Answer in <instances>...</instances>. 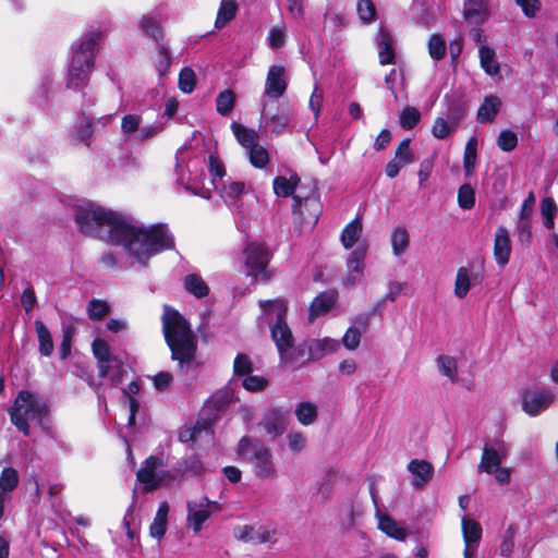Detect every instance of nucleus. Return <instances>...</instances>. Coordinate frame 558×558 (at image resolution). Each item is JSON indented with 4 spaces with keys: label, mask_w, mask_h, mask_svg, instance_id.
<instances>
[{
    "label": "nucleus",
    "mask_w": 558,
    "mask_h": 558,
    "mask_svg": "<svg viewBox=\"0 0 558 558\" xmlns=\"http://www.w3.org/2000/svg\"><path fill=\"white\" fill-rule=\"evenodd\" d=\"M75 222L84 235L123 245L141 263L168 247L162 225L135 227L124 215L93 203L76 208Z\"/></svg>",
    "instance_id": "1"
},
{
    "label": "nucleus",
    "mask_w": 558,
    "mask_h": 558,
    "mask_svg": "<svg viewBox=\"0 0 558 558\" xmlns=\"http://www.w3.org/2000/svg\"><path fill=\"white\" fill-rule=\"evenodd\" d=\"M233 400L234 392L229 386L214 392L204 404L203 414L205 416L190 426H184L179 433L180 441L197 442L203 439L209 440L213 436L214 423Z\"/></svg>",
    "instance_id": "2"
},
{
    "label": "nucleus",
    "mask_w": 558,
    "mask_h": 558,
    "mask_svg": "<svg viewBox=\"0 0 558 558\" xmlns=\"http://www.w3.org/2000/svg\"><path fill=\"white\" fill-rule=\"evenodd\" d=\"M100 39L101 33L92 32L73 49L66 83L68 88L78 90L87 86L89 74L95 65L96 49Z\"/></svg>",
    "instance_id": "3"
},
{
    "label": "nucleus",
    "mask_w": 558,
    "mask_h": 558,
    "mask_svg": "<svg viewBox=\"0 0 558 558\" xmlns=\"http://www.w3.org/2000/svg\"><path fill=\"white\" fill-rule=\"evenodd\" d=\"M9 413L12 424L25 436H28V418L36 420L41 424L49 416L50 409L44 400L37 398L32 391L21 390Z\"/></svg>",
    "instance_id": "4"
},
{
    "label": "nucleus",
    "mask_w": 558,
    "mask_h": 558,
    "mask_svg": "<svg viewBox=\"0 0 558 558\" xmlns=\"http://www.w3.org/2000/svg\"><path fill=\"white\" fill-rule=\"evenodd\" d=\"M236 452L253 465L256 477L262 480L277 477L278 471L271 450L259 439L242 437L238 444Z\"/></svg>",
    "instance_id": "5"
},
{
    "label": "nucleus",
    "mask_w": 558,
    "mask_h": 558,
    "mask_svg": "<svg viewBox=\"0 0 558 558\" xmlns=\"http://www.w3.org/2000/svg\"><path fill=\"white\" fill-rule=\"evenodd\" d=\"M166 465L162 456L151 454L143 461L136 472V481L141 484L143 494L153 493L171 484L174 475L170 470H165Z\"/></svg>",
    "instance_id": "6"
},
{
    "label": "nucleus",
    "mask_w": 558,
    "mask_h": 558,
    "mask_svg": "<svg viewBox=\"0 0 558 558\" xmlns=\"http://www.w3.org/2000/svg\"><path fill=\"white\" fill-rule=\"evenodd\" d=\"M177 361L181 371L195 373L198 363L195 361L197 348L196 337L187 320L177 312Z\"/></svg>",
    "instance_id": "7"
},
{
    "label": "nucleus",
    "mask_w": 558,
    "mask_h": 558,
    "mask_svg": "<svg viewBox=\"0 0 558 558\" xmlns=\"http://www.w3.org/2000/svg\"><path fill=\"white\" fill-rule=\"evenodd\" d=\"M271 338L275 341L280 359L284 364L292 365L298 362L296 348L293 349V336L286 320L276 322L272 325Z\"/></svg>",
    "instance_id": "8"
},
{
    "label": "nucleus",
    "mask_w": 558,
    "mask_h": 558,
    "mask_svg": "<svg viewBox=\"0 0 558 558\" xmlns=\"http://www.w3.org/2000/svg\"><path fill=\"white\" fill-rule=\"evenodd\" d=\"M243 254L248 275L266 278L265 270L271 257L269 250L260 243L253 242L246 245Z\"/></svg>",
    "instance_id": "9"
},
{
    "label": "nucleus",
    "mask_w": 558,
    "mask_h": 558,
    "mask_svg": "<svg viewBox=\"0 0 558 558\" xmlns=\"http://www.w3.org/2000/svg\"><path fill=\"white\" fill-rule=\"evenodd\" d=\"M339 349L337 340L331 338L310 339L296 348L298 361L306 356L305 361H318Z\"/></svg>",
    "instance_id": "10"
},
{
    "label": "nucleus",
    "mask_w": 558,
    "mask_h": 558,
    "mask_svg": "<svg viewBox=\"0 0 558 558\" xmlns=\"http://www.w3.org/2000/svg\"><path fill=\"white\" fill-rule=\"evenodd\" d=\"M556 396L549 389L525 390L522 393V410L530 416H536L555 402Z\"/></svg>",
    "instance_id": "11"
},
{
    "label": "nucleus",
    "mask_w": 558,
    "mask_h": 558,
    "mask_svg": "<svg viewBox=\"0 0 558 558\" xmlns=\"http://www.w3.org/2000/svg\"><path fill=\"white\" fill-rule=\"evenodd\" d=\"M367 250L368 245L363 241L350 253L347 259V276L343 278L345 286L352 287L362 280Z\"/></svg>",
    "instance_id": "12"
},
{
    "label": "nucleus",
    "mask_w": 558,
    "mask_h": 558,
    "mask_svg": "<svg viewBox=\"0 0 558 558\" xmlns=\"http://www.w3.org/2000/svg\"><path fill=\"white\" fill-rule=\"evenodd\" d=\"M508 454L509 447L502 440L495 441L492 447L485 446L477 471L493 474L494 470L500 466L502 460L506 459Z\"/></svg>",
    "instance_id": "13"
},
{
    "label": "nucleus",
    "mask_w": 558,
    "mask_h": 558,
    "mask_svg": "<svg viewBox=\"0 0 558 558\" xmlns=\"http://www.w3.org/2000/svg\"><path fill=\"white\" fill-rule=\"evenodd\" d=\"M258 426L270 439L280 437L288 427V414L280 409H269L265 412Z\"/></svg>",
    "instance_id": "14"
},
{
    "label": "nucleus",
    "mask_w": 558,
    "mask_h": 558,
    "mask_svg": "<svg viewBox=\"0 0 558 558\" xmlns=\"http://www.w3.org/2000/svg\"><path fill=\"white\" fill-rule=\"evenodd\" d=\"M287 71L283 65L274 64L268 69L264 93L271 99L280 98L287 90Z\"/></svg>",
    "instance_id": "15"
},
{
    "label": "nucleus",
    "mask_w": 558,
    "mask_h": 558,
    "mask_svg": "<svg viewBox=\"0 0 558 558\" xmlns=\"http://www.w3.org/2000/svg\"><path fill=\"white\" fill-rule=\"evenodd\" d=\"M187 508L189 526L192 527L195 533H198L202 530L203 523L209 519L213 510L218 509V506L207 498H202L198 502L190 501Z\"/></svg>",
    "instance_id": "16"
},
{
    "label": "nucleus",
    "mask_w": 558,
    "mask_h": 558,
    "mask_svg": "<svg viewBox=\"0 0 558 558\" xmlns=\"http://www.w3.org/2000/svg\"><path fill=\"white\" fill-rule=\"evenodd\" d=\"M408 471L412 474V486L421 488L434 476V466L426 460L413 459L408 464Z\"/></svg>",
    "instance_id": "17"
},
{
    "label": "nucleus",
    "mask_w": 558,
    "mask_h": 558,
    "mask_svg": "<svg viewBox=\"0 0 558 558\" xmlns=\"http://www.w3.org/2000/svg\"><path fill=\"white\" fill-rule=\"evenodd\" d=\"M511 255V241L507 228L499 227L496 230L494 239V257L498 265L508 264Z\"/></svg>",
    "instance_id": "18"
},
{
    "label": "nucleus",
    "mask_w": 558,
    "mask_h": 558,
    "mask_svg": "<svg viewBox=\"0 0 558 558\" xmlns=\"http://www.w3.org/2000/svg\"><path fill=\"white\" fill-rule=\"evenodd\" d=\"M299 182L300 179L298 177H291L290 179L284 177H277L274 180V191L276 195L280 197L293 196L295 201L293 206L294 210H298L303 206L302 198L299 195H293Z\"/></svg>",
    "instance_id": "19"
},
{
    "label": "nucleus",
    "mask_w": 558,
    "mask_h": 558,
    "mask_svg": "<svg viewBox=\"0 0 558 558\" xmlns=\"http://www.w3.org/2000/svg\"><path fill=\"white\" fill-rule=\"evenodd\" d=\"M184 290L196 299H204L209 294V287L201 275L192 272L182 278Z\"/></svg>",
    "instance_id": "20"
},
{
    "label": "nucleus",
    "mask_w": 558,
    "mask_h": 558,
    "mask_svg": "<svg viewBox=\"0 0 558 558\" xmlns=\"http://www.w3.org/2000/svg\"><path fill=\"white\" fill-rule=\"evenodd\" d=\"M379 62L383 65L395 62V51L392 48V37L384 27H380L377 37Z\"/></svg>",
    "instance_id": "21"
},
{
    "label": "nucleus",
    "mask_w": 558,
    "mask_h": 558,
    "mask_svg": "<svg viewBox=\"0 0 558 558\" xmlns=\"http://www.w3.org/2000/svg\"><path fill=\"white\" fill-rule=\"evenodd\" d=\"M378 529L397 541L407 538V530L388 514L378 515Z\"/></svg>",
    "instance_id": "22"
},
{
    "label": "nucleus",
    "mask_w": 558,
    "mask_h": 558,
    "mask_svg": "<svg viewBox=\"0 0 558 558\" xmlns=\"http://www.w3.org/2000/svg\"><path fill=\"white\" fill-rule=\"evenodd\" d=\"M335 304V295L332 293L323 292L317 295L310 305L308 319L313 322L317 317L326 314Z\"/></svg>",
    "instance_id": "23"
},
{
    "label": "nucleus",
    "mask_w": 558,
    "mask_h": 558,
    "mask_svg": "<svg viewBox=\"0 0 558 558\" xmlns=\"http://www.w3.org/2000/svg\"><path fill=\"white\" fill-rule=\"evenodd\" d=\"M464 19L471 23H483L488 19V10L484 0H468Z\"/></svg>",
    "instance_id": "24"
},
{
    "label": "nucleus",
    "mask_w": 558,
    "mask_h": 558,
    "mask_svg": "<svg viewBox=\"0 0 558 558\" xmlns=\"http://www.w3.org/2000/svg\"><path fill=\"white\" fill-rule=\"evenodd\" d=\"M501 107V101L496 96H487L485 97L483 104L477 110V121L481 123L484 122H493L499 112Z\"/></svg>",
    "instance_id": "25"
},
{
    "label": "nucleus",
    "mask_w": 558,
    "mask_h": 558,
    "mask_svg": "<svg viewBox=\"0 0 558 558\" xmlns=\"http://www.w3.org/2000/svg\"><path fill=\"white\" fill-rule=\"evenodd\" d=\"M362 230L363 225L360 218H355L343 228L340 239L344 248L349 250L359 243Z\"/></svg>",
    "instance_id": "26"
},
{
    "label": "nucleus",
    "mask_w": 558,
    "mask_h": 558,
    "mask_svg": "<svg viewBox=\"0 0 558 558\" xmlns=\"http://www.w3.org/2000/svg\"><path fill=\"white\" fill-rule=\"evenodd\" d=\"M162 322L165 340L171 352V359L174 360V307L163 306Z\"/></svg>",
    "instance_id": "27"
},
{
    "label": "nucleus",
    "mask_w": 558,
    "mask_h": 558,
    "mask_svg": "<svg viewBox=\"0 0 558 558\" xmlns=\"http://www.w3.org/2000/svg\"><path fill=\"white\" fill-rule=\"evenodd\" d=\"M260 308L263 310L264 315L272 320L276 318V322L284 320L287 314V304L281 299L269 300V301H260Z\"/></svg>",
    "instance_id": "28"
},
{
    "label": "nucleus",
    "mask_w": 558,
    "mask_h": 558,
    "mask_svg": "<svg viewBox=\"0 0 558 558\" xmlns=\"http://www.w3.org/2000/svg\"><path fill=\"white\" fill-rule=\"evenodd\" d=\"M294 414L300 424L308 426L316 422L318 417V408L311 401H303L296 404Z\"/></svg>",
    "instance_id": "29"
},
{
    "label": "nucleus",
    "mask_w": 558,
    "mask_h": 558,
    "mask_svg": "<svg viewBox=\"0 0 558 558\" xmlns=\"http://www.w3.org/2000/svg\"><path fill=\"white\" fill-rule=\"evenodd\" d=\"M234 536L246 543H265L270 539L269 533H260L252 525H241L234 529Z\"/></svg>",
    "instance_id": "30"
},
{
    "label": "nucleus",
    "mask_w": 558,
    "mask_h": 558,
    "mask_svg": "<svg viewBox=\"0 0 558 558\" xmlns=\"http://www.w3.org/2000/svg\"><path fill=\"white\" fill-rule=\"evenodd\" d=\"M36 333L39 342V353L43 356H50L53 352V340L46 325L37 319L35 322Z\"/></svg>",
    "instance_id": "31"
},
{
    "label": "nucleus",
    "mask_w": 558,
    "mask_h": 558,
    "mask_svg": "<svg viewBox=\"0 0 558 558\" xmlns=\"http://www.w3.org/2000/svg\"><path fill=\"white\" fill-rule=\"evenodd\" d=\"M481 66L488 75H497L499 73V63L495 60V51L487 45L480 46L478 49Z\"/></svg>",
    "instance_id": "32"
},
{
    "label": "nucleus",
    "mask_w": 558,
    "mask_h": 558,
    "mask_svg": "<svg viewBox=\"0 0 558 558\" xmlns=\"http://www.w3.org/2000/svg\"><path fill=\"white\" fill-rule=\"evenodd\" d=\"M238 4L235 0H221L217 13L215 26L222 28L227 23L235 17Z\"/></svg>",
    "instance_id": "33"
},
{
    "label": "nucleus",
    "mask_w": 558,
    "mask_h": 558,
    "mask_svg": "<svg viewBox=\"0 0 558 558\" xmlns=\"http://www.w3.org/2000/svg\"><path fill=\"white\" fill-rule=\"evenodd\" d=\"M477 138L472 136L468 140L464 147L463 168L466 177H471L474 172L477 158Z\"/></svg>",
    "instance_id": "34"
},
{
    "label": "nucleus",
    "mask_w": 558,
    "mask_h": 558,
    "mask_svg": "<svg viewBox=\"0 0 558 558\" xmlns=\"http://www.w3.org/2000/svg\"><path fill=\"white\" fill-rule=\"evenodd\" d=\"M232 131L239 143L245 148L250 149L257 144L258 134L256 131L235 122L232 123Z\"/></svg>",
    "instance_id": "35"
},
{
    "label": "nucleus",
    "mask_w": 558,
    "mask_h": 558,
    "mask_svg": "<svg viewBox=\"0 0 558 558\" xmlns=\"http://www.w3.org/2000/svg\"><path fill=\"white\" fill-rule=\"evenodd\" d=\"M462 532L465 544L476 545L482 537V527L473 519L462 518Z\"/></svg>",
    "instance_id": "36"
},
{
    "label": "nucleus",
    "mask_w": 558,
    "mask_h": 558,
    "mask_svg": "<svg viewBox=\"0 0 558 558\" xmlns=\"http://www.w3.org/2000/svg\"><path fill=\"white\" fill-rule=\"evenodd\" d=\"M245 185L240 181H230L229 183H221L220 192L221 197L226 203H234L244 192Z\"/></svg>",
    "instance_id": "37"
},
{
    "label": "nucleus",
    "mask_w": 558,
    "mask_h": 558,
    "mask_svg": "<svg viewBox=\"0 0 558 558\" xmlns=\"http://www.w3.org/2000/svg\"><path fill=\"white\" fill-rule=\"evenodd\" d=\"M20 483V476L17 471L12 466H5L0 474V492L4 495L5 493L13 492Z\"/></svg>",
    "instance_id": "38"
},
{
    "label": "nucleus",
    "mask_w": 558,
    "mask_h": 558,
    "mask_svg": "<svg viewBox=\"0 0 558 558\" xmlns=\"http://www.w3.org/2000/svg\"><path fill=\"white\" fill-rule=\"evenodd\" d=\"M235 94L231 89L220 92L216 98V109L221 116H228L234 108Z\"/></svg>",
    "instance_id": "39"
},
{
    "label": "nucleus",
    "mask_w": 558,
    "mask_h": 558,
    "mask_svg": "<svg viewBox=\"0 0 558 558\" xmlns=\"http://www.w3.org/2000/svg\"><path fill=\"white\" fill-rule=\"evenodd\" d=\"M471 288V278L468 268L460 267L457 270L456 281H454V294L459 299H463Z\"/></svg>",
    "instance_id": "40"
},
{
    "label": "nucleus",
    "mask_w": 558,
    "mask_h": 558,
    "mask_svg": "<svg viewBox=\"0 0 558 558\" xmlns=\"http://www.w3.org/2000/svg\"><path fill=\"white\" fill-rule=\"evenodd\" d=\"M409 233L404 228L398 227L391 233V246L393 254L399 256L405 252L409 246Z\"/></svg>",
    "instance_id": "41"
},
{
    "label": "nucleus",
    "mask_w": 558,
    "mask_h": 558,
    "mask_svg": "<svg viewBox=\"0 0 558 558\" xmlns=\"http://www.w3.org/2000/svg\"><path fill=\"white\" fill-rule=\"evenodd\" d=\"M197 84V76L193 69L183 68L179 73L178 85L184 94H191Z\"/></svg>",
    "instance_id": "42"
},
{
    "label": "nucleus",
    "mask_w": 558,
    "mask_h": 558,
    "mask_svg": "<svg viewBox=\"0 0 558 558\" xmlns=\"http://www.w3.org/2000/svg\"><path fill=\"white\" fill-rule=\"evenodd\" d=\"M141 29L150 36L155 41H160L163 38V32L158 20L151 16H144L141 20Z\"/></svg>",
    "instance_id": "43"
},
{
    "label": "nucleus",
    "mask_w": 558,
    "mask_h": 558,
    "mask_svg": "<svg viewBox=\"0 0 558 558\" xmlns=\"http://www.w3.org/2000/svg\"><path fill=\"white\" fill-rule=\"evenodd\" d=\"M92 350L97 362L117 361V357L111 354L110 347L108 345V343L100 338H96L93 341Z\"/></svg>",
    "instance_id": "44"
},
{
    "label": "nucleus",
    "mask_w": 558,
    "mask_h": 558,
    "mask_svg": "<svg viewBox=\"0 0 558 558\" xmlns=\"http://www.w3.org/2000/svg\"><path fill=\"white\" fill-rule=\"evenodd\" d=\"M421 120V113L415 107H405L399 114V124L404 130H412Z\"/></svg>",
    "instance_id": "45"
},
{
    "label": "nucleus",
    "mask_w": 558,
    "mask_h": 558,
    "mask_svg": "<svg viewBox=\"0 0 558 558\" xmlns=\"http://www.w3.org/2000/svg\"><path fill=\"white\" fill-rule=\"evenodd\" d=\"M209 173L215 189H220L226 175V169L221 160L213 155L209 156Z\"/></svg>",
    "instance_id": "46"
},
{
    "label": "nucleus",
    "mask_w": 558,
    "mask_h": 558,
    "mask_svg": "<svg viewBox=\"0 0 558 558\" xmlns=\"http://www.w3.org/2000/svg\"><path fill=\"white\" fill-rule=\"evenodd\" d=\"M437 365L442 375L450 378L452 381L457 379L458 364L454 357L449 355H440L437 359Z\"/></svg>",
    "instance_id": "47"
},
{
    "label": "nucleus",
    "mask_w": 558,
    "mask_h": 558,
    "mask_svg": "<svg viewBox=\"0 0 558 558\" xmlns=\"http://www.w3.org/2000/svg\"><path fill=\"white\" fill-rule=\"evenodd\" d=\"M110 312V306L106 301L93 299L87 306L88 317L92 320H101Z\"/></svg>",
    "instance_id": "48"
},
{
    "label": "nucleus",
    "mask_w": 558,
    "mask_h": 558,
    "mask_svg": "<svg viewBox=\"0 0 558 558\" xmlns=\"http://www.w3.org/2000/svg\"><path fill=\"white\" fill-rule=\"evenodd\" d=\"M429 56L435 60H441L446 54V40L439 34H433L428 40Z\"/></svg>",
    "instance_id": "49"
},
{
    "label": "nucleus",
    "mask_w": 558,
    "mask_h": 558,
    "mask_svg": "<svg viewBox=\"0 0 558 558\" xmlns=\"http://www.w3.org/2000/svg\"><path fill=\"white\" fill-rule=\"evenodd\" d=\"M266 125H269L271 132L274 133H282L289 124V114L286 110H279L276 114L270 118H266Z\"/></svg>",
    "instance_id": "50"
},
{
    "label": "nucleus",
    "mask_w": 558,
    "mask_h": 558,
    "mask_svg": "<svg viewBox=\"0 0 558 558\" xmlns=\"http://www.w3.org/2000/svg\"><path fill=\"white\" fill-rule=\"evenodd\" d=\"M458 204L463 209H471L475 205V191L470 184H462L458 191Z\"/></svg>",
    "instance_id": "51"
},
{
    "label": "nucleus",
    "mask_w": 558,
    "mask_h": 558,
    "mask_svg": "<svg viewBox=\"0 0 558 558\" xmlns=\"http://www.w3.org/2000/svg\"><path fill=\"white\" fill-rule=\"evenodd\" d=\"M456 130V123H449L444 118H437L432 128V134L438 138L444 140L450 136Z\"/></svg>",
    "instance_id": "52"
},
{
    "label": "nucleus",
    "mask_w": 558,
    "mask_h": 558,
    "mask_svg": "<svg viewBox=\"0 0 558 558\" xmlns=\"http://www.w3.org/2000/svg\"><path fill=\"white\" fill-rule=\"evenodd\" d=\"M94 134L93 120L88 117H85L81 122L78 128L75 131L74 138L84 143L87 147L90 145V137Z\"/></svg>",
    "instance_id": "53"
},
{
    "label": "nucleus",
    "mask_w": 558,
    "mask_h": 558,
    "mask_svg": "<svg viewBox=\"0 0 558 558\" xmlns=\"http://www.w3.org/2000/svg\"><path fill=\"white\" fill-rule=\"evenodd\" d=\"M248 157L251 163L256 168H264L269 161L267 149L258 144L248 149Z\"/></svg>",
    "instance_id": "54"
},
{
    "label": "nucleus",
    "mask_w": 558,
    "mask_h": 558,
    "mask_svg": "<svg viewBox=\"0 0 558 558\" xmlns=\"http://www.w3.org/2000/svg\"><path fill=\"white\" fill-rule=\"evenodd\" d=\"M403 166L414 161V155L410 148V140H403L396 149L395 157Z\"/></svg>",
    "instance_id": "55"
},
{
    "label": "nucleus",
    "mask_w": 558,
    "mask_h": 558,
    "mask_svg": "<svg viewBox=\"0 0 558 558\" xmlns=\"http://www.w3.org/2000/svg\"><path fill=\"white\" fill-rule=\"evenodd\" d=\"M518 137L517 134L509 130H504L500 132L497 145L504 151H511L517 147Z\"/></svg>",
    "instance_id": "56"
},
{
    "label": "nucleus",
    "mask_w": 558,
    "mask_h": 558,
    "mask_svg": "<svg viewBox=\"0 0 558 558\" xmlns=\"http://www.w3.org/2000/svg\"><path fill=\"white\" fill-rule=\"evenodd\" d=\"M357 13L360 15V19L365 22L369 23L375 17V5L372 2V0H359L357 2Z\"/></svg>",
    "instance_id": "57"
},
{
    "label": "nucleus",
    "mask_w": 558,
    "mask_h": 558,
    "mask_svg": "<svg viewBox=\"0 0 558 558\" xmlns=\"http://www.w3.org/2000/svg\"><path fill=\"white\" fill-rule=\"evenodd\" d=\"M287 28L272 27L269 32L268 44L272 49L281 48L286 44Z\"/></svg>",
    "instance_id": "58"
},
{
    "label": "nucleus",
    "mask_w": 558,
    "mask_h": 558,
    "mask_svg": "<svg viewBox=\"0 0 558 558\" xmlns=\"http://www.w3.org/2000/svg\"><path fill=\"white\" fill-rule=\"evenodd\" d=\"M514 548V531L512 527H509L506 531V534L502 537V541L499 545V554L506 558H509Z\"/></svg>",
    "instance_id": "59"
},
{
    "label": "nucleus",
    "mask_w": 558,
    "mask_h": 558,
    "mask_svg": "<svg viewBox=\"0 0 558 558\" xmlns=\"http://www.w3.org/2000/svg\"><path fill=\"white\" fill-rule=\"evenodd\" d=\"M234 374L239 376L247 375L253 371L252 362L245 354H238L233 364Z\"/></svg>",
    "instance_id": "60"
},
{
    "label": "nucleus",
    "mask_w": 558,
    "mask_h": 558,
    "mask_svg": "<svg viewBox=\"0 0 558 558\" xmlns=\"http://www.w3.org/2000/svg\"><path fill=\"white\" fill-rule=\"evenodd\" d=\"M73 332L74 329L71 326L63 329L62 342L59 349L61 360H65L71 354Z\"/></svg>",
    "instance_id": "61"
},
{
    "label": "nucleus",
    "mask_w": 558,
    "mask_h": 558,
    "mask_svg": "<svg viewBox=\"0 0 558 558\" xmlns=\"http://www.w3.org/2000/svg\"><path fill=\"white\" fill-rule=\"evenodd\" d=\"M361 341V332L355 327H350L342 338V343L348 350H355Z\"/></svg>",
    "instance_id": "62"
},
{
    "label": "nucleus",
    "mask_w": 558,
    "mask_h": 558,
    "mask_svg": "<svg viewBox=\"0 0 558 558\" xmlns=\"http://www.w3.org/2000/svg\"><path fill=\"white\" fill-rule=\"evenodd\" d=\"M289 448L293 452H301L306 447V438L300 432H292L287 435Z\"/></svg>",
    "instance_id": "63"
},
{
    "label": "nucleus",
    "mask_w": 558,
    "mask_h": 558,
    "mask_svg": "<svg viewBox=\"0 0 558 558\" xmlns=\"http://www.w3.org/2000/svg\"><path fill=\"white\" fill-rule=\"evenodd\" d=\"M242 385L248 391H260L266 388L267 380L260 376H247L243 379Z\"/></svg>",
    "instance_id": "64"
}]
</instances>
